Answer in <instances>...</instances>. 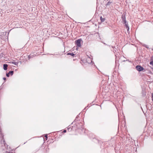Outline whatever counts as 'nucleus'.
Returning <instances> with one entry per match:
<instances>
[{
	"mask_svg": "<svg viewBox=\"0 0 153 153\" xmlns=\"http://www.w3.org/2000/svg\"><path fill=\"white\" fill-rule=\"evenodd\" d=\"M152 101H153V93L152 94Z\"/></svg>",
	"mask_w": 153,
	"mask_h": 153,
	"instance_id": "2eb2a0df",
	"label": "nucleus"
},
{
	"mask_svg": "<svg viewBox=\"0 0 153 153\" xmlns=\"http://www.w3.org/2000/svg\"><path fill=\"white\" fill-rule=\"evenodd\" d=\"M8 65L6 64H4L3 65V68L4 70H6L7 69Z\"/></svg>",
	"mask_w": 153,
	"mask_h": 153,
	"instance_id": "39448f33",
	"label": "nucleus"
},
{
	"mask_svg": "<svg viewBox=\"0 0 153 153\" xmlns=\"http://www.w3.org/2000/svg\"><path fill=\"white\" fill-rule=\"evenodd\" d=\"M0 137L2 139L3 137V135L2 134L1 130L0 129Z\"/></svg>",
	"mask_w": 153,
	"mask_h": 153,
	"instance_id": "6e6552de",
	"label": "nucleus"
},
{
	"mask_svg": "<svg viewBox=\"0 0 153 153\" xmlns=\"http://www.w3.org/2000/svg\"><path fill=\"white\" fill-rule=\"evenodd\" d=\"M30 56H28V57H29V58H30Z\"/></svg>",
	"mask_w": 153,
	"mask_h": 153,
	"instance_id": "5701e85b",
	"label": "nucleus"
},
{
	"mask_svg": "<svg viewBox=\"0 0 153 153\" xmlns=\"http://www.w3.org/2000/svg\"><path fill=\"white\" fill-rule=\"evenodd\" d=\"M108 0H107V1H108Z\"/></svg>",
	"mask_w": 153,
	"mask_h": 153,
	"instance_id": "b1692460",
	"label": "nucleus"
},
{
	"mask_svg": "<svg viewBox=\"0 0 153 153\" xmlns=\"http://www.w3.org/2000/svg\"><path fill=\"white\" fill-rule=\"evenodd\" d=\"M136 69L139 72L143 71L145 72L146 71V69L140 65H137L135 67Z\"/></svg>",
	"mask_w": 153,
	"mask_h": 153,
	"instance_id": "f257e3e1",
	"label": "nucleus"
},
{
	"mask_svg": "<svg viewBox=\"0 0 153 153\" xmlns=\"http://www.w3.org/2000/svg\"><path fill=\"white\" fill-rule=\"evenodd\" d=\"M10 63H12L13 64H14L15 65H17L18 64V62H15L14 61H11L9 62Z\"/></svg>",
	"mask_w": 153,
	"mask_h": 153,
	"instance_id": "423d86ee",
	"label": "nucleus"
},
{
	"mask_svg": "<svg viewBox=\"0 0 153 153\" xmlns=\"http://www.w3.org/2000/svg\"><path fill=\"white\" fill-rule=\"evenodd\" d=\"M71 56H74V53H71Z\"/></svg>",
	"mask_w": 153,
	"mask_h": 153,
	"instance_id": "f3484780",
	"label": "nucleus"
},
{
	"mask_svg": "<svg viewBox=\"0 0 153 153\" xmlns=\"http://www.w3.org/2000/svg\"><path fill=\"white\" fill-rule=\"evenodd\" d=\"M3 79L4 80H5V79H6V78H5V77H4V78H3Z\"/></svg>",
	"mask_w": 153,
	"mask_h": 153,
	"instance_id": "412c9836",
	"label": "nucleus"
},
{
	"mask_svg": "<svg viewBox=\"0 0 153 153\" xmlns=\"http://www.w3.org/2000/svg\"><path fill=\"white\" fill-rule=\"evenodd\" d=\"M143 46L148 49L149 48L147 45H146L144 44Z\"/></svg>",
	"mask_w": 153,
	"mask_h": 153,
	"instance_id": "f8f14e48",
	"label": "nucleus"
},
{
	"mask_svg": "<svg viewBox=\"0 0 153 153\" xmlns=\"http://www.w3.org/2000/svg\"><path fill=\"white\" fill-rule=\"evenodd\" d=\"M151 61L150 62V64L151 65H153V56H152L151 58Z\"/></svg>",
	"mask_w": 153,
	"mask_h": 153,
	"instance_id": "0eeeda50",
	"label": "nucleus"
},
{
	"mask_svg": "<svg viewBox=\"0 0 153 153\" xmlns=\"http://www.w3.org/2000/svg\"><path fill=\"white\" fill-rule=\"evenodd\" d=\"M82 41L81 39H79L75 41V44L77 47H80L81 46V42Z\"/></svg>",
	"mask_w": 153,
	"mask_h": 153,
	"instance_id": "f03ea898",
	"label": "nucleus"
},
{
	"mask_svg": "<svg viewBox=\"0 0 153 153\" xmlns=\"http://www.w3.org/2000/svg\"><path fill=\"white\" fill-rule=\"evenodd\" d=\"M9 73L11 75H12L13 74V71H10Z\"/></svg>",
	"mask_w": 153,
	"mask_h": 153,
	"instance_id": "9d476101",
	"label": "nucleus"
},
{
	"mask_svg": "<svg viewBox=\"0 0 153 153\" xmlns=\"http://www.w3.org/2000/svg\"><path fill=\"white\" fill-rule=\"evenodd\" d=\"M112 3V1H109L108 2H107V4H106V7H107L108 5H109V6L111 5Z\"/></svg>",
	"mask_w": 153,
	"mask_h": 153,
	"instance_id": "20e7f679",
	"label": "nucleus"
},
{
	"mask_svg": "<svg viewBox=\"0 0 153 153\" xmlns=\"http://www.w3.org/2000/svg\"><path fill=\"white\" fill-rule=\"evenodd\" d=\"M102 84H104V81H102V82H101Z\"/></svg>",
	"mask_w": 153,
	"mask_h": 153,
	"instance_id": "6ab92c4d",
	"label": "nucleus"
},
{
	"mask_svg": "<svg viewBox=\"0 0 153 153\" xmlns=\"http://www.w3.org/2000/svg\"><path fill=\"white\" fill-rule=\"evenodd\" d=\"M121 18L122 21L124 22V23H126V14L123 13L121 16Z\"/></svg>",
	"mask_w": 153,
	"mask_h": 153,
	"instance_id": "7ed1b4c3",
	"label": "nucleus"
},
{
	"mask_svg": "<svg viewBox=\"0 0 153 153\" xmlns=\"http://www.w3.org/2000/svg\"><path fill=\"white\" fill-rule=\"evenodd\" d=\"M124 24H125V25L126 28H127V27H129L128 26V23H127L126 22V23H124Z\"/></svg>",
	"mask_w": 153,
	"mask_h": 153,
	"instance_id": "9b49d317",
	"label": "nucleus"
},
{
	"mask_svg": "<svg viewBox=\"0 0 153 153\" xmlns=\"http://www.w3.org/2000/svg\"><path fill=\"white\" fill-rule=\"evenodd\" d=\"M126 29H127V31L128 32V30H129V27H127Z\"/></svg>",
	"mask_w": 153,
	"mask_h": 153,
	"instance_id": "4468645a",
	"label": "nucleus"
},
{
	"mask_svg": "<svg viewBox=\"0 0 153 153\" xmlns=\"http://www.w3.org/2000/svg\"><path fill=\"white\" fill-rule=\"evenodd\" d=\"M71 53H68V55H71Z\"/></svg>",
	"mask_w": 153,
	"mask_h": 153,
	"instance_id": "aec40b11",
	"label": "nucleus"
},
{
	"mask_svg": "<svg viewBox=\"0 0 153 153\" xmlns=\"http://www.w3.org/2000/svg\"><path fill=\"white\" fill-rule=\"evenodd\" d=\"M63 132L64 133H65L66 132V130H65L63 131Z\"/></svg>",
	"mask_w": 153,
	"mask_h": 153,
	"instance_id": "a211bd4d",
	"label": "nucleus"
},
{
	"mask_svg": "<svg viewBox=\"0 0 153 153\" xmlns=\"http://www.w3.org/2000/svg\"><path fill=\"white\" fill-rule=\"evenodd\" d=\"M100 20L102 22H103L105 20V18H103L102 16L100 17Z\"/></svg>",
	"mask_w": 153,
	"mask_h": 153,
	"instance_id": "1a4fd4ad",
	"label": "nucleus"
},
{
	"mask_svg": "<svg viewBox=\"0 0 153 153\" xmlns=\"http://www.w3.org/2000/svg\"><path fill=\"white\" fill-rule=\"evenodd\" d=\"M45 137L46 139V140H47V139L48 138V136H47V135H46L45 136Z\"/></svg>",
	"mask_w": 153,
	"mask_h": 153,
	"instance_id": "dca6fc26",
	"label": "nucleus"
},
{
	"mask_svg": "<svg viewBox=\"0 0 153 153\" xmlns=\"http://www.w3.org/2000/svg\"><path fill=\"white\" fill-rule=\"evenodd\" d=\"M9 75H10V74H9V73L7 74L6 76L7 77H9Z\"/></svg>",
	"mask_w": 153,
	"mask_h": 153,
	"instance_id": "ddd939ff",
	"label": "nucleus"
},
{
	"mask_svg": "<svg viewBox=\"0 0 153 153\" xmlns=\"http://www.w3.org/2000/svg\"><path fill=\"white\" fill-rule=\"evenodd\" d=\"M4 143L5 145V142H4Z\"/></svg>",
	"mask_w": 153,
	"mask_h": 153,
	"instance_id": "4be33fe9",
	"label": "nucleus"
}]
</instances>
